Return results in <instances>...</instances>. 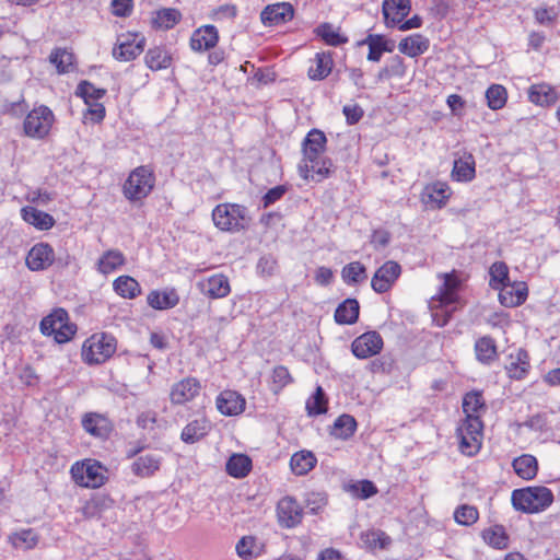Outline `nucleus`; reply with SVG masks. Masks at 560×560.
Segmentation results:
<instances>
[{
    "instance_id": "obj_33",
    "label": "nucleus",
    "mask_w": 560,
    "mask_h": 560,
    "mask_svg": "<svg viewBox=\"0 0 560 560\" xmlns=\"http://www.w3.org/2000/svg\"><path fill=\"white\" fill-rule=\"evenodd\" d=\"M513 469L517 476L525 480H530L537 475V459L529 454H524L513 460Z\"/></svg>"
},
{
    "instance_id": "obj_24",
    "label": "nucleus",
    "mask_w": 560,
    "mask_h": 560,
    "mask_svg": "<svg viewBox=\"0 0 560 560\" xmlns=\"http://www.w3.org/2000/svg\"><path fill=\"white\" fill-rule=\"evenodd\" d=\"M161 460L158 454L141 455L133 460L131 471L141 478L151 477L160 469Z\"/></svg>"
},
{
    "instance_id": "obj_59",
    "label": "nucleus",
    "mask_w": 560,
    "mask_h": 560,
    "mask_svg": "<svg viewBox=\"0 0 560 560\" xmlns=\"http://www.w3.org/2000/svg\"><path fill=\"white\" fill-rule=\"evenodd\" d=\"M291 382H292V377L289 373V370L285 366L279 365L273 369V371H272V385H273L272 389L275 392L282 389L284 386H287Z\"/></svg>"
},
{
    "instance_id": "obj_64",
    "label": "nucleus",
    "mask_w": 560,
    "mask_h": 560,
    "mask_svg": "<svg viewBox=\"0 0 560 560\" xmlns=\"http://www.w3.org/2000/svg\"><path fill=\"white\" fill-rule=\"evenodd\" d=\"M112 8H113L114 15L127 16L131 12L132 1L131 0H113Z\"/></svg>"
},
{
    "instance_id": "obj_13",
    "label": "nucleus",
    "mask_w": 560,
    "mask_h": 560,
    "mask_svg": "<svg viewBox=\"0 0 560 560\" xmlns=\"http://www.w3.org/2000/svg\"><path fill=\"white\" fill-rule=\"evenodd\" d=\"M401 273V267L394 260L383 264L374 273L371 285L377 293L387 292Z\"/></svg>"
},
{
    "instance_id": "obj_48",
    "label": "nucleus",
    "mask_w": 560,
    "mask_h": 560,
    "mask_svg": "<svg viewBox=\"0 0 560 560\" xmlns=\"http://www.w3.org/2000/svg\"><path fill=\"white\" fill-rule=\"evenodd\" d=\"M362 544L369 549H384L390 544V538L382 530H368L361 534Z\"/></svg>"
},
{
    "instance_id": "obj_36",
    "label": "nucleus",
    "mask_w": 560,
    "mask_h": 560,
    "mask_svg": "<svg viewBox=\"0 0 560 560\" xmlns=\"http://www.w3.org/2000/svg\"><path fill=\"white\" fill-rule=\"evenodd\" d=\"M226 472L234 478L245 477L252 468V459L244 454H233L226 462Z\"/></svg>"
},
{
    "instance_id": "obj_11",
    "label": "nucleus",
    "mask_w": 560,
    "mask_h": 560,
    "mask_svg": "<svg viewBox=\"0 0 560 560\" xmlns=\"http://www.w3.org/2000/svg\"><path fill=\"white\" fill-rule=\"evenodd\" d=\"M383 338L377 331H368L351 343V351L358 359H368L381 352Z\"/></svg>"
},
{
    "instance_id": "obj_22",
    "label": "nucleus",
    "mask_w": 560,
    "mask_h": 560,
    "mask_svg": "<svg viewBox=\"0 0 560 560\" xmlns=\"http://www.w3.org/2000/svg\"><path fill=\"white\" fill-rule=\"evenodd\" d=\"M203 294L212 299H221L226 296L230 291L228 277L224 275H213L199 283Z\"/></svg>"
},
{
    "instance_id": "obj_17",
    "label": "nucleus",
    "mask_w": 560,
    "mask_h": 560,
    "mask_svg": "<svg viewBox=\"0 0 560 560\" xmlns=\"http://www.w3.org/2000/svg\"><path fill=\"white\" fill-rule=\"evenodd\" d=\"M411 9L410 0H384L382 12L385 24L393 27L402 22Z\"/></svg>"
},
{
    "instance_id": "obj_8",
    "label": "nucleus",
    "mask_w": 560,
    "mask_h": 560,
    "mask_svg": "<svg viewBox=\"0 0 560 560\" xmlns=\"http://www.w3.org/2000/svg\"><path fill=\"white\" fill-rule=\"evenodd\" d=\"M54 122V114L46 106L34 108L24 119V133L34 139L45 138Z\"/></svg>"
},
{
    "instance_id": "obj_34",
    "label": "nucleus",
    "mask_w": 560,
    "mask_h": 560,
    "mask_svg": "<svg viewBox=\"0 0 560 560\" xmlns=\"http://www.w3.org/2000/svg\"><path fill=\"white\" fill-rule=\"evenodd\" d=\"M125 264V256L118 249L105 252L97 261V270L103 275H108Z\"/></svg>"
},
{
    "instance_id": "obj_18",
    "label": "nucleus",
    "mask_w": 560,
    "mask_h": 560,
    "mask_svg": "<svg viewBox=\"0 0 560 560\" xmlns=\"http://www.w3.org/2000/svg\"><path fill=\"white\" fill-rule=\"evenodd\" d=\"M219 40L218 30L213 25H203L196 30L190 37V48L194 51H206L213 48Z\"/></svg>"
},
{
    "instance_id": "obj_38",
    "label": "nucleus",
    "mask_w": 560,
    "mask_h": 560,
    "mask_svg": "<svg viewBox=\"0 0 560 560\" xmlns=\"http://www.w3.org/2000/svg\"><path fill=\"white\" fill-rule=\"evenodd\" d=\"M315 33L330 46H340L348 43V37L339 32V27H335L330 23H322L316 27Z\"/></svg>"
},
{
    "instance_id": "obj_5",
    "label": "nucleus",
    "mask_w": 560,
    "mask_h": 560,
    "mask_svg": "<svg viewBox=\"0 0 560 560\" xmlns=\"http://www.w3.org/2000/svg\"><path fill=\"white\" fill-rule=\"evenodd\" d=\"M107 469L97 460L85 459L71 467V476L75 483L85 488H100L107 479Z\"/></svg>"
},
{
    "instance_id": "obj_62",
    "label": "nucleus",
    "mask_w": 560,
    "mask_h": 560,
    "mask_svg": "<svg viewBox=\"0 0 560 560\" xmlns=\"http://www.w3.org/2000/svg\"><path fill=\"white\" fill-rule=\"evenodd\" d=\"M285 187L281 185L269 189L262 198L264 207L267 208L270 205L278 201L279 199H281L282 196L285 194Z\"/></svg>"
},
{
    "instance_id": "obj_45",
    "label": "nucleus",
    "mask_w": 560,
    "mask_h": 560,
    "mask_svg": "<svg viewBox=\"0 0 560 560\" xmlns=\"http://www.w3.org/2000/svg\"><path fill=\"white\" fill-rule=\"evenodd\" d=\"M315 67H311L308 70V77L312 80H323L325 79L331 71L332 60L330 55L327 54H316L315 57Z\"/></svg>"
},
{
    "instance_id": "obj_3",
    "label": "nucleus",
    "mask_w": 560,
    "mask_h": 560,
    "mask_svg": "<svg viewBox=\"0 0 560 560\" xmlns=\"http://www.w3.org/2000/svg\"><path fill=\"white\" fill-rule=\"evenodd\" d=\"M116 351V339L107 334H94L82 346V359L88 364H101Z\"/></svg>"
},
{
    "instance_id": "obj_4",
    "label": "nucleus",
    "mask_w": 560,
    "mask_h": 560,
    "mask_svg": "<svg viewBox=\"0 0 560 560\" xmlns=\"http://www.w3.org/2000/svg\"><path fill=\"white\" fill-rule=\"evenodd\" d=\"M46 336H54L58 343L69 341L77 331V326L69 322V315L63 308H56L45 316L39 325Z\"/></svg>"
},
{
    "instance_id": "obj_43",
    "label": "nucleus",
    "mask_w": 560,
    "mask_h": 560,
    "mask_svg": "<svg viewBox=\"0 0 560 560\" xmlns=\"http://www.w3.org/2000/svg\"><path fill=\"white\" fill-rule=\"evenodd\" d=\"M341 277L347 284H357L368 278L366 269L361 262L353 261L342 268Z\"/></svg>"
},
{
    "instance_id": "obj_52",
    "label": "nucleus",
    "mask_w": 560,
    "mask_h": 560,
    "mask_svg": "<svg viewBox=\"0 0 560 560\" xmlns=\"http://www.w3.org/2000/svg\"><path fill=\"white\" fill-rule=\"evenodd\" d=\"M357 428L355 419L350 415H342L337 418L334 424V434L340 439L350 438Z\"/></svg>"
},
{
    "instance_id": "obj_10",
    "label": "nucleus",
    "mask_w": 560,
    "mask_h": 560,
    "mask_svg": "<svg viewBox=\"0 0 560 560\" xmlns=\"http://www.w3.org/2000/svg\"><path fill=\"white\" fill-rule=\"evenodd\" d=\"M201 384L199 380L187 376L174 383L170 390V400L173 405H185L199 396Z\"/></svg>"
},
{
    "instance_id": "obj_40",
    "label": "nucleus",
    "mask_w": 560,
    "mask_h": 560,
    "mask_svg": "<svg viewBox=\"0 0 560 560\" xmlns=\"http://www.w3.org/2000/svg\"><path fill=\"white\" fill-rule=\"evenodd\" d=\"M459 280L454 275H444V282L440 289V302L448 305L457 301V289Z\"/></svg>"
},
{
    "instance_id": "obj_20",
    "label": "nucleus",
    "mask_w": 560,
    "mask_h": 560,
    "mask_svg": "<svg viewBox=\"0 0 560 560\" xmlns=\"http://www.w3.org/2000/svg\"><path fill=\"white\" fill-rule=\"evenodd\" d=\"M293 14V7L290 3L282 2L266 7L260 18L265 25H278L290 21Z\"/></svg>"
},
{
    "instance_id": "obj_29",
    "label": "nucleus",
    "mask_w": 560,
    "mask_h": 560,
    "mask_svg": "<svg viewBox=\"0 0 560 560\" xmlns=\"http://www.w3.org/2000/svg\"><path fill=\"white\" fill-rule=\"evenodd\" d=\"M428 48L429 40L421 34L410 35L398 44L399 51L412 58L422 55Z\"/></svg>"
},
{
    "instance_id": "obj_47",
    "label": "nucleus",
    "mask_w": 560,
    "mask_h": 560,
    "mask_svg": "<svg viewBox=\"0 0 560 560\" xmlns=\"http://www.w3.org/2000/svg\"><path fill=\"white\" fill-rule=\"evenodd\" d=\"M476 355L480 362L489 363L497 355L494 340L490 337H482L475 345Z\"/></svg>"
},
{
    "instance_id": "obj_2",
    "label": "nucleus",
    "mask_w": 560,
    "mask_h": 560,
    "mask_svg": "<svg viewBox=\"0 0 560 560\" xmlns=\"http://www.w3.org/2000/svg\"><path fill=\"white\" fill-rule=\"evenodd\" d=\"M553 502L550 489L538 486L516 489L512 492L513 506L526 513H537L546 510Z\"/></svg>"
},
{
    "instance_id": "obj_39",
    "label": "nucleus",
    "mask_w": 560,
    "mask_h": 560,
    "mask_svg": "<svg viewBox=\"0 0 560 560\" xmlns=\"http://www.w3.org/2000/svg\"><path fill=\"white\" fill-rule=\"evenodd\" d=\"M182 19V14L176 9H162L155 12L152 23L158 28L170 30L174 27Z\"/></svg>"
},
{
    "instance_id": "obj_6",
    "label": "nucleus",
    "mask_w": 560,
    "mask_h": 560,
    "mask_svg": "<svg viewBox=\"0 0 560 560\" xmlns=\"http://www.w3.org/2000/svg\"><path fill=\"white\" fill-rule=\"evenodd\" d=\"M154 182V175L148 167H137L127 178L124 185V194L131 201L141 200L151 192Z\"/></svg>"
},
{
    "instance_id": "obj_54",
    "label": "nucleus",
    "mask_w": 560,
    "mask_h": 560,
    "mask_svg": "<svg viewBox=\"0 0 560 560\" xmlns=\"http://www.w3.org/2000/svg\"><path fill=\"white\" fill-rule=\"evenodd\" d=\"M483 539L490 546L497 549H503L508 546V536L501 526H494L483 532Z\"/></svg>"
},
{
    "instance_id": "obj_46",
    "label": "nucleus",
    "mask_w": 560,
    "mask_h": 560,
    "mask_svg": "<svg viewBox=\"0 0 560 560\" xmlns=\"http://www.w3.org/2000/svg\"><path fill=\"white\" fill-rule=\"evenodd\" d=\"M82 425L90 434L101 438L107 433L106 420L97 413H88L82 420Z\"/></svg>"
},
{
    "instance_id": "obj_23",
    "label": "nucleus",
    "mask_w": 560,
    "mask_h": 560,
    "mask_svg": "<svg viewBox=\"0 0 560 560\" xmlns=\"http://www.w3.org/2000/svg\"><path fill=\"white\" fill-rule=\"evenodd\" d=\"M499 299L502 305L514 307L523 304L527 298V288L524 282L516 284H505L500 288Z\"/></svg>"
},
{
    "instance_id": "obj_19",
    "label": "nucleus",
    "mask_w": 560,
    "mask_h": 560,
    "mask_svg": "<svg viewBox=\"0 0 560 560\" xmlns=\"http://www.w3.org/2000/svg\"><path fill=\"white\" fill-rule=\"evenodd\" d=\"M326 136L323 131L311 130L303 142V160L314 162L315 159L323 156L326 145Z\"/></svg>"
},
{
    "instance_id": "obj_9",
    "label": "nucleus",
    "mask_w": 560,
    "mask_h": 560,
    "mask_svg": "<svg viewBox=\"0 0 560 560\" xmlns=\"http://www.w3.org/2000/svg\"><path fill=\"white\" fill-rule=\"evenodd\" d=\"M145 38L139 34H121L113 48V57L119 61L136 59L143 50Z\"/></svg>"
},
{
    "instance_id": "obj_56",
    "label": "nucleus",
    "mask_w": 560,
    "mask_h": 560,
    "mask_svg": "<svg viewBox=\"0 0 560 560\" xmlns=\"http://www.w3.org/2000/svg\"><path fill=\"white\" fill-rule=\"evenodd\" d=\"M348 491L351 492L355 498L365 500L377 493V488L370 480H361L351 483L348 487Z\"/></svg>"
},
{
    "instance_id": "obj_42",
    "label": "nucleus",
    "mask_w": 560,
    "mask_h": 560,
    "mask_svg": "<svg viewBox=\"0 0 560 560\" xmlns=\"http://www.w3.org/2000/svg\"><path fill=\"white\" fill-rule=\"evenodd\" d=\"M425 196L428 197L429 202L434 203L440 208L444 206L446 200L450 198L451 189L446 183L436 182L425 188Z\"/></svg>"
},
{
    "instance_id": "obj_49",
    "label": "nucleus",
    "mask_w": 560,
    "mask_h": 560,
    "mask_svg": "<svg viewBox=\"0 0 560 560\" xmlns=\"http://www.w3.org/2000/svg\"><path fill=\"white\" fill-rule=\"evenodd\" d=\"M486 98L488 106L493 109H501L508 100V93L503 85L492 84L486 91Z\"/></svg>"
},
{
    "instance_id": "obj_31",
    "label": "nucleus",
    "mask_w": 560,
    "mask_h": 560,
    "mask_svg": "<svg viewBox=\"0 0 560 560\" xmlns=\"http://www.w3.org/2000/svg\"><path fill=\"white\" fill-rule=\"evenodd\" d=\"M359 303L354 299H348L342 302L335 312V319L341 325H351L358 320L359 317Z\"/></svg>"
},
{
    "instance_id": "obj_12",
    "label": "nucleus",
    "mask_w": 560,
    "mask_h": 560,
    "mask_svg": "<svg viewBox=\"0 0 560 560\" xmlns=\"http://www.w3.org/2000/svg\"><path fill=\"white\" fill-rule=\"evenodd\" d=\"M277 517L281 527L292 528L301 523L303 509L294 498L288 495L278 502Z\"/></svg>"
},
{
    "instance_id": "obj_15",
    "label": "nucleus",
    "mask_w": 560,
    "mask_h": 560,
    "mask_svg": "<svg viewBox=\"0 0 560 560\" xmlns=\"http://www.w3.org/2000/svg\"><path fill=\"white\" fill-rule=\"evenodd\" d=\"M54 260L52 247L47 243H38L30 249L26 266L33 271L45 270L52 265Z\"/></svg>"
},
{
    "instance_id": "obj_61",
    "label": "nucleus",
    "mask_w": 560,
    "mask_h": 560,
    "mask_svg": "<svg viewBox=\"0 0 560 560\" xmlns=\"http://www.w3.org/2000/svg\"><path fill=\"white\" fill-rule=\"evenodd\" d=\"M156 423V412L148 410L141 412L137 418V424L144 430H153Z\"/></svg>"
},
{
    "instance_id": "obj_21",
    "label": "nucleus",
    "mask_w": 560,
    "mask_h": 560,
    "mask_svg": "<svg viewBox=\"0 0 560 560\" xmlns=\"http://www.w3.org/2000/svg\"><path fill=\"white\" fill-rule=\"evenodd\" d=\"M530 369L529 355L524 349L510 353L505 370L511 378L522 380Z\"/></svg>"
},
{
    "instance_id": "obj_60",
    "label": "nucleus",
    "mask_w": 560,
    "mask_h": 560,
    "mask_svg": "<svg viewBox=\"0 0 560 560\" xmlns=\"http://www.w3.org/2000/svg\"><path fill=\"white\" fill-rule=\"evenodd\" d=\"M255 538L253 536H244L236 544V552L242 559H250L254 557Z\"/></svg>"
},
{
    "instance_id": "obj_41",
    "label": "nucleus",
    "mask_w": 560,
    "mask_h": 560,
    "mask_svg": "<svg viewBox=\"0 0 560 560\" xmlns=\"http://www.w3.org/2000/svg\"><path fill=\"white\" fill-rule=\"evenodd\" d=\"M9 540L15 548L30 550L38 544L39 537L34 529L27 528L10 535Z\"/></svg>"
},
{
    "instance_id": "obj_26",
    "label": "nucleus",
    "mask_w": 560,
    "mask_h": 560,
    "mask_svg": "<svg viewBox=\"0 0 560 560\" xmlns=\"http://www.w3.org/2000/svg\"><path fill=\"white\" fill-rule=\"evenodd\" d=\"M475 159L472 154L465 153L462 158L454 161L451 176L456 182L467 183L475 178Z\"/></svg>"
},
{
    "instance_id": "obj_14",
    "label": "nucleus",
    "mask_w": 560,
    "mask_h": 560,
    "mask_svg": "<svg viewBox=\"0 0 560 560\" xmlns=\"http://www.w3.org/2000/svg\"><path fill=\"white\" fill-rule=\"evenodd\" d=\"M245 398L232 389L221 392L215 399L219 412L228 417L241 415L245 410Z\"/></svg>"
},
{
    "instance_id": "obj_7",
    "label": "nucleus",
    "mask_w": 560,
    "mask_h": 560,
    "mask_svg": "<svg viewBox=\"0 0 560 560\" xmlns=\"http://www.w3.org/2000/svg\"><path fill=\"white\" fill-rule=\"evenodd\" d=\"M482 422L479 417H466L457 429V435L460 441V451L466 455H475L482 440Z\"/></svg>"
},
{
    "instance_id": "obj_37",
    "label": "nucleus",
    "mask_w": 560,
    "mask_h": 560,
    "mask_svg": "<svg viewBox=\"0 0 560 560\" xmlns=\"http://www.w3.org/2000/svg\"><path fill=\"white\" fill-rule=\"evenodd\" d=\"M316 457L312 452L301 451L292 455L290 466L298 476H303L314 468Z\"/></svg>"
},
{
    "instance_id": "obj_51",
    "label": "nucleus",
    "mask_w": 560,
    "mask_h": 560,
    "mask_svg": "<svg viewBox=\"0 0 560 560\" xmlns=\"http://www.w3.org/2000/svg\"><path fill=\"white\" fill-rule=\"evenodd\" d=\"M363 44L369 46L368 60L380 61L386 48V38L382 35L370 34Z\"/></svg>"
},
{
    "instance_id": "obj_57",
    "label": "nucleus",
    "mask_w": 560,
    "mask_h": 560,
    "mask_svg": "<svg viewBox=\"0 0 560 560\" xmlns=\"http://www.w3.org/2000/svg\"><path fill=\"white\" fill-rule=\"evenodd\" d=\"M327 401L322 387H317L315 394L306 401V409L310 415L317 416L326 412Z\"/></svg>"
},
{
    "instance_id": "obj_55",
    "label": "nucleus",
    "mask_w": 560,
    "mask_h": 560,
    "mask_svg": "<svg viewBox=\"0 0 560 560\" xmlns=\"http://www.w3.org/2000/svg\"><path fill=\"white\" fill-rule=\"evenodd\" d=\"M479 517L478 510L468 504H463L458 506L454 512L455 521L465 526H470L477 522Z\"/></svg>"
},
{
    "instance_id": "obj_50",
    "label": "nucleus",
    "mask_w": 560,
    "mask_h": 560,
    "mask_svg": "<svg viewBox=\"0 0 560 560\" xmlns=\"http://www.w3.org/2000/svg\"><path fill=\"white\" fill-rule=\"evenodd\" d=\"M490 273V285L499 290L509 282V268L503 261H495L492 264L489 270Z\"/></svg>"
},
{
    "instance_id": "obj_58",
    "label": "nucleus",
    "mask_w": 560,
    "mask_h": 560,
    "mask_svg": "<svg viewBox=\"0 0 560 560\" xmlns=\"http://www.w3.org/2000/svg\"><path fill=\"white\" fill-rule=\"evenodd\" d=\"M483 408L482 396L479 393L471 392L465 395L463 399V410L466 417H477L476 413Z\"/></svg>"
},
{
    "instance_id": "obj_1",
    "label": "nucleus",
    "mask_w": 560,
    "mask_h": 560,
    "mask_svg": "<svg viewBox=\"0 0 560 560\" xmlns=\"http://www.w3.org/2000/svg\"><path fill=\"white\" fill-rule=\"evenodd\" d=\"M212 221L222 232L237 233L250 224L246 207L237 203H220L212 210Z\"/></svg>"
},
{
    "instance_id": "obj_30",
    "label": "nucleus",
    "mask_w": 560,
    "mask_h": 560,
    "mask_svg": "<svg viewBox=\"0 0 560 560\" xmlns=\"http://www.w3.org/2000/svg\"><path fill=\"white\" fill-rule=\"evenodd\" d=\"M144 62L152 71H159L171 66L172 56L165 48L153 47L147 51Z\"/></svg>"
},
{
    "instance_id": "obj_53",
    "label": "nucleus",
    "mask_w": 560,
    "mask_h": 560,
    "mask_svg": "<svg viewBox=\"0 0 560 560\" xmlns=\"http://www.w3.org/2000/svg\"><path fill=\"white\" fill-rule=\"evenodd\" d=\"M75 94L82 97L85 104H90V102L101 100L106 94V90L98 89L89 81H82L79 83Z\"/></svg>"
},
{
    "instance_id": "obj_44",
    "label": "nucleus",
    "mask_w": 560,
    "mask_h": 560,
    "mask_svg": "<svg viewBox=\"0 0 560 560\" xmlns=\"http://www.w3.org/2000/svg\"><path fill=\"white\" fill-rule=\"evenodd\" d=\"M49 60L56 66L59 73H67L73 67L74 56L65 48H56L49 56Z\"/></svg>"
},
{
    "instance_id": "obj_27",
    "label": "nucleus",
    "mask_w": 560,
    "mask_h": 560,
    "mask_svg": "<svg viewBox=\"0 0 560 560\" xmlns=\"http://www.w3.org/2000/svg\"><path fill=\"white\" fill-rule=\"evenodd\" d=\"M528 98L536 105L551 106L558 101V93L551 85L538 83L529 88Z\"/></svg>"
},
{
    "instance_id": "obj_16",
    "label": "nucleus",
    "mask_w": 560,
    "mask_h": 560,
    "mask_svg": "<svg viewBox=\"0 0 560 560\" xmlns=\"http://www.w3.org/2000/svg\"><path fill=\"white\" fill-rule=\"evenodd\" d=\"M332 162L324 156L315 159L314 162L303 160L299 165L300 175L304 179H313L317 183L327 178L331 173Z\"/></svg>"
},
{
    "instance_id": "obj_32",
    "label": "nucleus",
    "mask_w": 560,
    "mask_h": 560,
    "mask_svg": "<svg viewBox=\"0 0 560 560\" xmlns=\"http://www.w3.org/2000/svg\"><path fill=\"white\" fill-rule=\"evenodd\" d=\"M147 301L155 310H167L176 306L179 298L174 290L152 291L149 293Z\"/></svg>"
},
{
    "instance_id": "obj_28",
    "label": "nucleus",
    "mask_w": 560,
    "mask_h": 560,
    "mask_svg": "<svg viewBox=\"0 0 560 560\" xmlns=\"http://www.w3.org/2000/svg\"><path fill=\"white\" fill-rule=\"evenodd\" d=\"M21 214L26 223L42 231L49 230L55 225L52 215L31 206L22 208Z\"/></svg>"
},
{
    "instance_id": "obj_35",
    "label": "nucleus",
    "mask_w": 560,
    "mask_h": 560,
    "mask_svg": "<svg viewBox=\"0 0 560 560\" xmlns=\"http://www.w3.org/2000/svg\"><path fill=\"white\" fill-rule=\"evenodd\" d=\"M115 292L124 299H135L141 293L140 284L130 276H120L113 282Z\"/></svg>"
},
{
    "instance_id": "obj_25",
    "label": "nucleus",
    "mask_w": 560,
    "mask_h": 560,
    "mask_svg": "<svg viewBox=\"0 0 560 560\" xmlns=\"http://www.w3.org/2000/svg\"><path fill=\"white\" fill-rule=\"evenodd\" d=\"M211 429L210 422L201 417L187 423L180 434L183 442L194 444L205 438Z\"/></svg>"
},
{
    "instance_id": "obj_63",
    "label": "nucleus",
    "mask_w": 560,
    "mask_h": 560,
    "mask_svg": "<svg viewBox=\"0 0 560 560\" xmlns=\"http://www.w3.org/2000/svg\"><path fill=\"white\" fill-rule=\"evenodd\" d=\"M342 112L349 125L357 124L363 116V110L359 105H346Z\"/></svg>"
}]
</instances>
